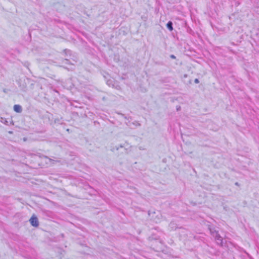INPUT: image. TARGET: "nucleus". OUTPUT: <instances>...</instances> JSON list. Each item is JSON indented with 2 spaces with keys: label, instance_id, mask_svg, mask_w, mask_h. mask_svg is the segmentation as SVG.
<instances>
[{
  "label": "nucleus",
  "instance_id": "1",
  "mask_svg": "<svg viewBox=\"0 0 259 259\" xmlns=\"http://www.w3.org/2000/svg\"><path fill=\"white\" fill-rule=\"evenodd\" d=\"M30 223L31 225L34 227H37L39 226V222L37 217L33 214L30 218L29 220Z\"/></svg>",
  "mask_w": 259,
  "mask_h": 259
},
{
  "label": "nucleus",
  "instance_id": "2",
  "mask_svg": "<svg viewBox=\"0 0 259 259\" xmlns=\"http://www.w3.org/2000/svg\"><path fill=\"white\" fill-rule=\"evenodd\" d=\"M214 235H213V237L215 239V240L218 245L223 246V238L220 236L219 233H214Z\"/></svg>",
  "mask_w": 259,
  "mask_h": 259
},
{
  "label": "nucleus",
  "instance_id": "3",
  "mask_svg": "<svg viewBox=\"0 0 259 259\" xmlns=\"http://www.w3.org/2000/svg\"><path fill=\"white\" fill-rule=\"evenodd\" d=\"M177 229H183V228L182 227H179L176 223L171 221L168 225V229L170 231H174L176 230Z\"/></svg>",
  "mask_w": 259,
  "mask_h": 259
},
{
  "label": "nucleus",
  "instance_id": "4",
  "mask_svg": "<svg viewBox=\"0 0 259 259\" xmlns=\"http://www.w3.org/2000/svg\"><path fill=\"white\" fill-rule=\"evenodd\" d=\"M251 36L255 41L259 42V29L254 30L252 32Z\"/></svg>",
  "mask_w": 259,
  "mask_h": 259
},
{
  "label": "nucleus",
  "instance_id": "5",
  "mask_svg": "<svg viewBox=\"0 0 259 259\" xmlns=\"http://www.w3.org/2000/svg\"><path fill=\"white\" fill-rule=\"evenodd\" d=\"M73 57H71V58H65L63 62H64L65 64H70L71 65H74L73 62H76L77 60L73 58Z\"/></svg>",
  "mask_w": 259,
  "mask_h": 259
},
{
  "label": "nucleus",
  "instance_id": "6",
  "mask_svg": "<svg viewBox=\"0 0 259 259\" xmlns=\"http://www.w3.org/2000/svg\"><path fill=\"white\" fill-rule=\"evenodd\" d=\"M13 109L17 113H21L22 111V108L20 105H15L13 107Z\"/></svg>",
  "mask_w": 259,
  "mask_h": 259
},
{
  "label": "nucleus",
  "instance_id": "7",
  "mask_svg": "<svg viewBox=\"0 0 259 259\" xmlns=\"http://www.w3.org/2000/svg\"><path fill=\"white\" fill-rule=\"evenodd\" d=\"M63 53L65 55V57L68 56L69 55L70 58H71V57H74V56H72L71 51L70 50L67 49H64L63 51Z\"/></svg>",
  "mask_w": 259,
  "mask_h": 259
},
{
  "label": "nucleus",
  "instance_id": "8",
  "mask_svg": "<svg viewBox=\"0 0 259 259\" xmlns=\"http://www.w3.org/2000/svg\"><path fill=\"white\" fill-rule=\"evenodd\" d=\"M166 27L169 31H172L174 29L172 22L169 21L166 24Z\"/></svg>",
  "mask_w": 259,
  "mask_h": 259
},
{
  "label": "nucleus",
  "instance_id": "9",
  "mask_svg": "<svg viewBox=\"0 0 259 259\" xmlns=\"http://www.w3.org/2000/svg\"><path fill=\"white\" fill-rule=\"evenodd\" d=\"M209 229L210 231V233L213 237V235H214V234H213V233H219V232L218 231L215 230L214 228H209Z\"/></svg>",
  "mask_w": 259,
  "mask_h": 259
},
{
  "label": "nucleus",
  "instance_id": "10",
  "mask_svg": "<svg viewBox=\"0 0 259 259\" xmlns=\"http://www.w3.org/2000/svg\"><path fill=\"white\" fill-rule=\"evenodd\" d=\"M1 122L6 125H9V122L6 118H2Z\"/></svg>",
  "mask_w": 259,
  "mask_h": 259
},
{
  "label": "nucleus",
  "instance_id": "11",
  "mask_svg": "<svg viewBox=\"0 0 259 259\" xmlns=\"http://www.w3.org/2000/svg\"><path fill=\"white\" fill-rule=\"evenodd\" d=\"M36 155L39 156L40 158H48L47 156H45L42 154H41L40 153H37Z\"/></svg>",
  "mask_w": 259,
  "mask_h": 259
},
{
  "label": "nucleus",
  "instance_id": "12",
  "mask_svg": "<svg viewBox=\"0 0 259 259\" xmlns=\"http://www.w3.org/2000/svg\"><path fill=\"white\" fill-rule=\"evenodd\" d=\"M119 147L122 148L123 147V146L121 145H120L119 146H115L113 148V150L116 149V150H118Z\"/></svg>",
  "mask_w": 259,
  "mask_h": 259
},
{
  "label": "nucleus",
  "instance_id": "13",
  "mask_svg": "<svg viewBox=\"0 0 259 259\" xmlns=\"http://www.w3.org/2000/svg\"><path fill=\"white\" fill-rule=\"evenodd\" d=\"M20 87L21 88L22 90L24 91H26V86L25 85L23 84L21 87V85H20Z\"/></svg>",
  "mask_w": 259,
  "mask_h": 259
},
{
  "label": "nucleus",
  "instance_id": "14",
  "mask_svg": "<svg viewBox=\"0 0 259 259\" xmlns=\"http://www.w3.org/2000/svg\"><path fill=\"white\" fill-rule=\"evenodd\" d=\"M149 239L150 240H152V239H156V240H157V239H158V238L157 237H154L153 236L150 237Z\"/></svg>",
  "mask_w": 259,
  "mask_h": 259
},
{
  "label": "nucleus",
  "instance_id": "15",
  "mask_svg": "<svg viewBox=\"0 0 259 259\" xmlns=\"http://www.w3.org/2000/svg\"><path fill=\"white\" fill-rule=\"evenodd\" d=\"M170 58L173 59H175L176 58V57L174 55H170Z\"/></svg>",
  "mask_w": 259,
  "mask_h": 259
},
{
  "label": "nucleus",
  "instance_id": "16",
  "mask_svg": "<svg viewBox=\"0 0 259 259\" xmlns=\"http://www.w3.org/2000/svg\"><path fill=\"white\" fill-rule=\"evenodd\" d=\"M194 82L195 83H198L199 82V80L198 78H195L194 80Z\"/></svg>",
  "mask_w": 259,
  "mask_h": 259
},
{
  "label": "nucleus",
  "instance_id": "17",
  "mask_svg": "<svg viewBox=\"0 0 259 259\" xmlns=\"http://www.w3.org/2000/svg\"><path fill=\"white\" fill-rule=\"evenodd\" d=\"M64 68H65V69H67L68 70H72L73 69V68H72V67H71L70 68H68L67 67H64Z\"/></svg>",
  "mask_w": 259,
  "mask_h": 259
},
{
  "label": "nucleus",
  "instance_id": "18",
  "mask_svg": "<svg viewBox=\"0 0 259 259\" xmlns=\"http://www.w3.org/2000/svg\"><path fill=\"white\" fill-rule=\"evenodd\" d=\"M23 141L25 142V141H27V138H26V137H24V138H23Z\"/></svg>",
  "mask_w": 259,
  "mask_h": 259
},
{
  "label": "nucleus",
  "instance_id": "19",
  "mask_svg": "<svg viewBox=\"0 0 259 259\" xmlns=\"http://www.w3.org/2000/svg\"><path fill=\"white\" fill-rule=\"evenodd\" d=\"M8 133L9 134H13V131H10L8 132Z\"/></svg>",
  "mask_w": 259,
  "mask_h": 259
},
{
  "label": "nucleus",
  "instance_id": "20",
  "mask_svg": "<svg viewBox=\"0 0 259 259\" xmlns=\"http://www.w3.org/2000/svg\"><path fill=\"white\" fill-rule=\"evenodd\" d=\"M180 108H181V107H180V106L177 107V111H179V110L180 109Z\"/></svg>",
  "mask_w": 259,
  "mask_h": 259
},
{
  "label": "nucleus",
  "instance_id": "21",
  "mask_svg": "<svg viewBox=\"0 0 259 259\" xmlns=\"http://www.w3.org/2000/svg\"><path fill=\"white\" fill-rule=\"evenodd\" d=\"M235 185H236V186H239V183L238 182H236L235 183Z\"/></svg>",
  "mask_w": 259,
  "mask_h": 259
},
{
  "label": "nucleus",
  "instance_id": "22",
  "mask_svg": "<svg viewBox=\"0 0 259 259\" xmlns=\"http://www.w3.org/2000/svg\"><path fill=\"white\" fill-rule=\"evenodd\" d=\"M66 58H70V56H69H69H66Z\"/></svg>",
  "mask_w": 259,
  "mask_h": 259
},
{
  "label": "nucleus",
  "instance_id": "23",
  "mask_svg": "<svg viewBox=\"0 0 259 259\" xmlns=\"http://www.w3.org/2000/svg\"><path fill=\"white\" fill-rule=\"evenodd\" d=\"M120 114H121L122 116H124L125 118H126V117H125V116H124V114H121V113Z\"/></svg>",
  "mask_w": 259,
  "mask_h": 259
}]
</instances>
